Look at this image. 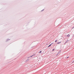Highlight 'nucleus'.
Wrapping results in <instances>:
<instances>
[{"instance_id": "6", "label": "nucleus", "mask_w": 74, "mask_h": 74, "mask_svg": "<svg viewBox=\"0 0 74 74\" xmlns=\"http://www.w3.org/2000/svg\"><path fill=\"white\" fill-rule=\"evenodd\" d=\"M40 53H41V51H40V52H39Z\"/></svg>"}, {"instance_id": "2", "label": "nucleus", "mask_w": 74, "mask_h": 74, "mask_svg": "<svg viewBox=\"0 0 74 74\" xmlns=\"http://www.w3.org/2000/svg\"><path fill=\"white\" fill-rule=\"evenodd\" d=\"M67 37H70V34H68L67 36Z\"/></svg>"}, {"instance_id": "1", "label": "nucleus", "mask_w": 74, "mask_h": 74, "mask_svg": "<svg viewBox=\"0 0 74 74\" xmlns=\"http://www.w3.org/2000/svg\"><path fill=\"white\" fill-rule=\"evenodd\" d=\"M61 43V42H57V44H60Z\"/></svg>"}, {"instance_id": "4", "label": "nucleus", "mask_w": 74, "mask_h": 74, "mask_svg": "<svg viewBox=\"0 0 74 74\" xmlns=\"http://www.w3.org/2000/svg\"><path fill=\"white\" fill-rule=\"evenodd\" d=\"M69 41V40H67L66 41V42H67Z\"/></svg>"}, {"instance_id": "7", "label": "nucleus", "mask_w": 74, "mask_h": 74, "mask_svg": "<svg viewBox=\"0 0 74 74\" xmlns=\"http://www.w3.org/2000/svg\"><path fill=\"white\" fill-rule=\"evenodd\" d=\"M55 50V49H53V51H54Z\"/></svg>"}, {"instance_id": "5", "label": "nucleus", "mask_w": 74, "mask_h": 74, "mask_svg": "<svg viewBox=\"0 0 74 74\" xmlns=\"http://www.w3.org/2000/svg\"><path fill=\"white\" fill-rule=\"evenodd\" d=\"M57 40H55V42H57Z\"/></svg>"}, {"instance_id": "3", "label": "nucleus", "mask_w": 74, "mask_h": 74, "mask_svg": "<svg viewBox=\"0 0 74 74\" xmlns=\"http://www.w3.org/2000/svg\"><path fill=\"white\" fill-rule=\"evenodd\" d=\"M51 45H52V44H50L49 46H48V47H49L51 46Z\"/></svg>"}, {"instance_id": "8", "label": "nucleus", "mask_w": 74, "mask_h": 74, "mask_svg": "<svg viewBox=\"0 0 74 74\" xmlns=\"http://www.w3.org/2000/svg\"><path fill=\"white\" fill-rule=\"evenodd\" d=\"M32 56H31V58H32Z\"/></svg>"}]
</instances>
